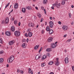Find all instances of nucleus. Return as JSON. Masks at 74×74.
<instances>
[{"label": "nucleus", "mask_w": 74, "mask_h": 74, "mask_svg": "<svg viewBox=\"0 0 74 74\" xmlns=\"http://www.w3.org/2000/svg\"><path fill=\"white\" fill-rule=\"evenodd\" d=\"M14 60V57L13 56H12L10 58L8 59V63H12Z\"/></svg>", "instance_id": "obj_1"}, {"label": "nucleus", "mask_w": 74, "mask_h": 74, "mask_svg": "<svg viewBox=\"0 0 74 74\" xmlns=\"http://www.w3.org/2000/svg\"><path fill=\"white\" fill-rule=\"evenodd\" d=\"M60 3H59L58 4V2L56 1L54 4L52 5L53 7H55L56 6L57 8H59L60 7Z\"/></svg>", "instance_id": "obj_2"}, {"label": "nucleus", "mask_w": 74, "mask_h": 74, "mask_svg": "<svg viewBox=\"0 0 74 74\" xmlns=\"http://www.w3.org/2000/svg\"><path fill=\"white\" fill-rule=\"evenodd\" d=\"M14 33L15 36L17 37H18L20 36V32L19 31H15Z\"/></svg>", "instance_id": "obj_3"}, {"label": "nucleus", "mask_w": 74, "mask_h": 74, "mask_svg": "<svg viewBox=\"0 0 74 74\" xmlns=\"http://www.w3.org/2000/svg\"><path fill=\"white\" fill-rule=\"evenodd\" d=\"M55 65L56 66H59V58H56V61Z\"/></svg>", "instance_id": "obj_4"}, {"label": "nucleus", "mask_w": 74, "mask_h": 74, "mask_svg": "<svg viewBox=\"0 0 74 74\" xmlns=\"http://www.w3.org/2000/svg\"><path fill=\"white\" fill-rule=\"evenodd\" d=\"M15 42V40H12L9 41V45H13L14 44Z\"/></svg>", "instance_id": "obj_5"}, {"label": "nucleus", "mask_w": 74, "mask_h": 74, "mask_svg": "<svg viewBox=\"0 0 74 74\" xmlns=\"http://www.w3.org/2000/svg\"><path fill=\"white\" fill-rule=\"evenodd\" d=\"M49 26L51 28H52L53 27V23L52 21H50L49 22Z\"/></svg>", "instance_id": "obj_6"}, {"label": "nucleus", "mask_w": 74, "mask_h": 74, "mask_svg": "<svg viewBox=\"0 0 74 74\" xmlns=\"http://www.w3.org/2000/svg\"><path fill=\"white\" fill-rule=\"evenodd\" d=\"M62 29L64 30H67L68 29V27L66 25H64L62 27Z\"/></svg>", "instance_id": "obj_7"}, {"label": "nucleus", "mask_w": 74, "mask_h": 74, "mask_svg": "<svg viewBox=\"0 0 74 74\" xmlns=\"http://www.w3.org/2000/svg\"><path fill=\"white\" fill-rule=\"evenodd\" d=\"M28 25L29 27H34V25L33 23H30L28 24Z\"/></svg>", "instance_id": "obj_8"}, {"label": "nucleus", "mask_w": 74, "mask_h": 74, "mask_svg": "<svg viewBox=\"0 0 74 74\" xmlns=\"http://www.w3.org/2000/svg\"><path fill=\"white\" fill-rule=\"evenodd\" d=\"M51 45L52 48H55L56 47V45H55L54 43H51Z\"/></svg>", "instance_id": "obj_9"}, {"label": "nucleus", "mask_w": 74, "mask_h": 74, "mask_svg": "<svg viewBox=\"0 0 74 74\" xmlns=\"http://www.w3.org/2000/svg\"><path fill=\"white\" fill-rule=\"evenodd\" d=\"M26 8L27 9V10H32V8L30 6L26 7Z\"/></svg>", "instance_id": "obj_10"}, {"label": "nucleus", "mask_w": 74, "mask_h": 74, "mask_svg": "<svg viewBox=\"0 0 74 74\" xmlns=\"http://www.w3.org/2000/svg\"><path fill=\"white\" fill-rule=\"evenodd\" d=\"M47 58V55H44L42 58V60H43L46 59Z\"/></svg>", "instance_id": "obj_11"}, {"label": "nucleus", "mask_w": 74, "mask_h": 74, "mask_svg": "<svg viewBox=\"0 0 74 74\" xmlns=\"http://www.w3.org/2000/svg\"><path fill=\"white\" fill-rule=\"evenodd\" d=\"M18 7V3H15L14 8H17Z\"/></svg>", "instance_id": "obj_12"}, {"label": "nucleus", "mask_w": 74, "mask_h": 74, "mask_svg": "<svg viewBox=\"0 0 74 74\" xmlns=\"http://www.w3.org/2000/svg\"><path fill=\"white\" fill-rule=\"evenodd\" d=\"M49 31V34H52L53 33V30L50 29V30Z\"/></svg>", "instance_id": "obj_13"}, {"label": "nucleus", "mask_w": 74, "mask_h": 74, "mask_svg": "<svg viewBox=\"0 0 74 74\" xmlns=\"http://www.w3.org/2000/svg\"><path fill=\"white\" fill-rule=\"evenodd\" d=\"M5 34L7 36H10L11 35V33L8 32H5Z\"/></svg>", "instance_id": "obj_14"}, {"label": "nucleus", "mask_w": 74, "mask_h": 74, "mask_svg": "<svg viewBox=\"0 0 74 74\" xmlns=\"http://www.w3.org/2000/svg\"><path fill=\"white\" fill-rule=\"evenodd\" d=\"M40 58V56H39L38 55H37L36 56L35 59L36 60L39 59Z\"/></svg>", "instance_id": "obj_15"}, {"label": "nucleus", "mask_w": 74, "mask_h": 74, "mask_svg": "<svg viewBox=\"0 0 74 74\" xmlns=\"http://www.w3.org/2000/svg\"><path fill=\"white\" fill-rule=\"evenodd\" d=\"M52 40H53L52 38H49L48 40V42H51L52 41Z\"/></svg>", "instance_id": "obj_16"}, {"label": "nucleus", "mask_w": 74, "mask_h": 74, "mask_svg": "<svg viewBox=\"0 0 74 74\" xmlns=\"http://www.w3.org/2000/svg\"><path fill=\"white\" fill-rule=\"evenodd\" d=\"M22 12L24 13H25L26 12V8H23L22 9Z\"/></svg>", "instance_id": "obj_17"}, {"label": "nucleus", "mask_w": 74, "mask_h": 74, "mask_svg": "<svg viewBox=\"0 0 74 74\" xmlns=\"http://www.w3.org/2000/svg\"><path fill=\"white\" fill-rule=\"evenodd\" d=\"M11 30L12 32H14L15 31V28L14 26H12L11 28Z\"/></svg>", "instance_id": "obj_18"}, {"label": "nucleus", "mask_w": 74, "mask_h": 74, "mask_svg": "<svg viewBox=\"0 0 74 74\" xmlns=\"http://www.w3.org/2000/svg\"><path fill=\"white\" fill-rule=\"evenodd\" d=\"M65 63H67L69 62V60H68V58H66L65 59Z\"/></svg>", "instance_id": "obj_19"}, {"label": "nucleus", "mask_w": 74, "mask_h": 74, "mask_svg": "<svg viewBox=\"0 0 74 74\" xmlns=\"http://www.w3.org/2000/svg\"><path fill=\"white\" fill-rule=\"evenodd\" d=\"M28 36L30 37H31L32 36V33L31 32H29L28 34Z\"/></svg>", "instance_id": "obj_20"}, {"label": "nucleus", "mask_w": 74, "mask_h": 74, "mask_svg": "<svg viewBox=\"0 0 74 74\" xmlns=\"http://www.w3.org/2000/svg\"><path fill=\"white\" fill-rule=\"evenodd\" d=\"M37 15L38 17H39V18H40L41 16V14L39 13H37Z\"/></svg>", "instance_id": "obj_21"}, {"label": "nucleus", "mask_w": 74, "mask_h": 74, "mask_svg": "<svg viewBox=\"0 0 74 74\" xmlns=\"http://www.w3.org/2000/svg\"><path fill=\"white\" fill-rule=\"evenodd\" d=\"M8 18H5V22L6 23H8Z\"/></svg>", "instance_id": "obj_22"}, {"label": "nucleus", "mask_w": 74, "mask_h": 74, "mask_svg": "<svg viewBox=\"0 0 74 74\" xmlns=\"http://www.w3.org/2000/svg\"><path fill=\"white\" fill-rule=\"evenodd\" d=\"M43 3L44 4H46L47 3V0H43Z\"/></svg>", "instance_id": "obj_23"}, {"label": "nucleus", "mask_w": 74, "mask_h": 74, "mask_svg": "<svg viewBox=\"0 0 74 74\" xmlns=\"http://www.w3.org/2000/svg\"><path fill=\"white\" fill-rule=\"evenodd\" d=\"M46 30L47 31V32L49 31V30H50L49 27V26H47V27H46Z\"/></svg>", "instance_id": "obj_24"}, {"label": "nucleus", "mask_w": 74, "mask_h": 74, "mask_svg": "<svg viewBox=\"0 0 74 74\" xmlns=\"http://www.w3.org/2000/svg\"><path fill=\"white\" fill-rule=\"evenodd\" d=\"M46 51H47V52H50L51 51V49L50 48H48L46 49Z\"/></svg>", "instance_id": "obj_25"}, {"label": "nucleus", "mask_w": 74, "mask_h": 74, "mask_svg": "<svg viewBox=\"0 0 74 74\" xmlns=\"http://www.w3.org/2000/svg\"><path fill=\"white\" fill-rule=\"evenodd\" d=\"M39 47V46L38 45H36L35 47L34 48V49L35 50H36L37 49H38V47Z\"/></svg>", "instance_id": "obj_26"}, {"label": "nucleus", "mask_w": 74, "mask_h": 74, "mask_svg": "<svg viewBox=\"0 0 74 74\" xmlns=\"http://www.w3.org/2000/svg\"><path fill=\"white\" fill-rule=\"evenodd\" d=\"M52 63H53V61H50L48 63V64L49 65H51L52 64Z\"/></svg>", "instance_id": "obj_27"}, {"label": "nucleus", "mask_w": 74, "mask_h": 74, "mask_svg": "<svg viewBox=\"0 0 74 74\" xmlns=\"http://www.w3.org/2000/svg\"><path fill=\"white\" fill-rule=\"evenodd\" d=\"M14 23L15 25H17V24H18V22L17 21V20H15L14 22Z\"/></svg>", "instance_id": "obj_28"}, {"label": "nucleus", "mask_w": 74, "mask_h": 74, "mask_svg": "<svg viewBox=\"0 0 74 74\" xmlns=\"http://www.w3.org/2000/svg\"><path fill=\"white\" fill-rule=\"evenodd\" d=\"M62 5H64L65 4V1H64V0L62 1Z\"/></svg>", "instance_id": "obj_29"}, {"label": "nucleus", "mask_w": 74, "mask_h": 74, "mask_svg": "<svg viewBox=\"0 0 74 74\" xmlns=\"http://www.w3.org/2000/svg\"><path fill=\"white\" fill-rule=\"evenodd\" d=\"M0 42L1 44H3V39L1 38H0Z\"/></svg>", "instance_id": "obj_30"}, {"label": "nucleus", "mask_w": 74, "mask_h": 74, "mask_svg": "<svg viewBox=\"0 0 74 74\" xmlns=\"http://www.w3.org/2000/svg\"><path fill=\"white\" fill-rule=\"evenodd\" d=\"M42 50V47H41L39 51V53H40V52H41V51Z\"/></svg>", "instance_id": "obj_31"}, {"label": "nucleus", "mask_w": 74, "mask_h": 74, "mask_svg": "<svg viewBox=\"0 0 74 74\" xmlns=\"http://www.w3.org/2000/svg\"><path fill=\"white\" fill-rule=\"evenodd\" d=\"M31 72H32V70H31V69L29 68L28 71L29 73H31Z\"/></svg>", "instance_id": "obj_32"}, {"label": "nucleus", "mask_w": 74, "mask_h": 74, "mask_svg": "<svg viewBox=\"0 0 74 74\" xmlns=\"http://www.w3.org/2000/svg\"><path fill=\"white\" fill-rule=\"evenodd\" d=\"M41 66H42V67H44V66H45V63H43L41 64Z\"/></svg>", "instance_id": "obj_33"}, {"label": "nucleus", "mask_w": 74, "mask_h": 74, "mask_svg": "<svg viewBox=\"0 0 74 74\" xmlns=\"http://www.w3.org/2000/svg\"><path fill=\"white\" fill-rule=\"evenodd\" d=\"M10 3H8V4L7 5L5 6V8H7L8 7V5H10Z\"/></svg>", "instance_id": "obj_34"}, {"label": "nucleus", "mask_w": 74, "mask_h": 74, "mask_svg": "<svg viewBox=\"0 0 74 74\" xmlns=\"http://www.w3.org/2000/svg\"><path fill=\"white\" fill-rule=\"evenodd\" d=\"M3 62V59L2 58L0 59V63H2Z\"/></svg>", "instance_id": "obj_35"}, {"label": "nucleus", "mask_w": 74, "mask_h": 74, "mask_svg": "<svg viewBox=\"0 0 74 74\" xmlns=\"http://www.w3.org/2000/svg\"><path fill=\"white\" fill-rule=\"evenodd\" d=\"M22 47H23V48H25V44L23 43V44H22Z\"/></svg>", "instance_id": "obj_36"}, {"label": "nucleus", "mask_w": 74, "mask_h": 74, "mask_svg": "<svg viewBox=\"0 0 74 74\" xmlns=\"http://www.w3.org/2000/svg\"><path fill=\"white\" fill-rule=\"evenodd\" d=\"M20 73L21 74H23L24 72L23 71H20Z\"/></svg>", "instance_id": "obj_37"}, {"label": "nucleus", "mask_w": 74, "mask_h": 74, "mask_svg": "<svg viewBox=\"0 0 74 74\" xmlns=\"http://www.w3.org/2000/svg\"><path fill=\"white\" fill-rule=\"evenodd\" d=\"M24 34L25 36L27 37H28V35H27V34L26 33H25Z\"/></svg>", "instance_id": "obj_38"}, {"label": "nucleus", "mask_w": 74, "mask_h": 74, "mask_svg": "<svg viewBox=\"0 0 74 74\" xmlns=\"http://www.w3.org/2000/svg\"><path fill=\"white\" fill-rule=\"evenodd\" d=\"M4 53V51H0V54H3Z\"/></svg>", "instance_id": "obj_39"}, {"label": "nucleus", "mask_w": 74, "mask_h": 74, "mask_svg": "<svg viewBox=\"0 0 74 74\" xmlns=\"http://www.w3.org/2000/svg\"><path fill=\"white\" fill-rule=\"evenodd\" d=\"M15 20V18L14 17H13L12 18V21H13Z\"/></svg>", "instance_id": "obj_40"}, {"label": "nucleus", "mask_w": 74, "mask_h": 74, "mask_svg": "<svg viewBox=\"0 0 74 74\" xmlns=\"http://www.w3.org/2000/svg\"><path fill=\"white\" fill-rule=\"evenodd\" d=\"M71 40V39H69L67 40V42H68H68H70Z\"/></svg>", "instance_id": "obj_41"}, {"label": "nucleus", "mask_w": 74, "mask_h": 74, "mask_svg": "<svg viewBox=\"0 0 74 74\" xmlns=\"http://www.w3.org/2000/svg\"><path fill=\"white\" fill-rule=\"evenodd\" d=\"M22 41H23V42H25L26 41V40L25 39H23L22 40Z\"/></svg>", "instance_id": "obj_42"}, {"label": "nucleus", "mask_w": 74, "mask_h": 74, "mask_svg": "<svg viewBox=\"0 0 74 74\" xmlns=\"http://www.w3.org/2000/svg\"><path fill=\"white\" fill-rule=\"evenodd\" d=\"M69 17L71 18V14H70V13H69Z\"/></svg>", "instance_id": "obj_43"}, {"label": "nucleus", "mask_w": 74, "mask_h": 74, "mask_svg": "<svg viewBox=\"0 0 74 74\" xmlns=\"http://www.w3.org/2000/svg\"><path fill=\"white\" fill-rule=\"evenodd\" d=\"M72 69L73 71H74V66H73L72 67Z\"/></svg>", "instance_id": "obj_44"}, {"label": "nucleus", "mask_w": 74, "mask_h": 74, "mask_svg": "<svg viewBox=\"0 0 74 74\" xmlns=\"http://www.w3.org/2000/svg\"><path fill=\"white\" fill-rule=\"evenodd\" d=\"M41 9H42V10H44V7L43 6H41Z\"/></svg>", "instance_id": "obj_45"}, {"label": "nucleus", "mask_w": 74, "mask_h": 74, "mask_svg": "<svg viewBox=\"0 0 74 74\" xmlns=\"http://www.w3.org/2000/svg\"><path fill=\"white\" fill-rule=\"evenodd\" d=\"M58 23V24H59V25H61V22L60 21H59Z\"/></svg>", "instance_id": "obj_46"}, {"label": "nucleus", "mask_w": 74, "mask_h": 74, "mask_svg": "<svg viewBox=\"0 0 74 74\" xmlns=\"http://www.w3.org/2000/svg\"><path fill=\"white\" fill-rule=\"evenodd\" d=\"M57 43H58V42H55V43H54V45H55V44L56 45V46H57V44H57Z\"/></svg>", "instance_id": "obj_47"}, {"label": "nucleus", "mask_w": 74, "mask_h": 74, "mask_svg": "<svg viewBox=\"0 0 74 74\" xmlns=\"http://www.w3.org/2000/svg\"><path fill=\"white\" fill-rule=\"evenodd\" d=\"M66 36H67V34H66L64 35V37H66Z\"/></svg>", "instance_id": "obj_48"}, {"label": "nucleus", "mask_w": 74, "mask_h": 74, "mask_svg": "<svg viewBox=\"0 0 74 74\" xmlns=\"http://www.w3.org/2000/svg\"><path fill=\"white\" fill-rule=\"evenodd\" d=\"M18 25V26H20L21 25V22H19Z\"/></svg>", "instance_id": "obj_49"}, {"label": "nucleus", "mask_w": 74, "mask_h": 74, "mask_svg": "<svg viewBox=\"0 0 74 74\" xmlns=\"http://www.w3.org/2000/svg\"><path fill=\"white\" fill-rule=\"evenodd\" d=\"M43 21V18H41L40 22H42V21Z\"/></svg>", "instance_id": "obj_50"}, {"label": "nucleus", "mask_w": 74, "mask_h": 74, "mask_svg": "<svg viewBox=\"0 0 74 74\" xmlns=\"http://www.w3.org/2000/svg\"><path fill=\"white\" fill-rule=\"evenodd\" d=\"M47 56H50V54L49 53L47 54Z\"/></svg>", "instance_id": "obj_51"}, {"label": "nucleus", "mask_w": 74, "mask_h": 74, "mask_svg": "<svg viewBox=\"0 0 74 74\" xmlns=\"http://www.w3.org/2000/svg\"><path fill=\"white\" fill-rule=\"evenodd\" d=\"M17 73H19V72H20V71H19V69L17 70Z\"/></svg>", "instance_id": "obj_52"}, {"label": "nucleus", "mask_w": 74, "mask_h": 74, "mask_svg": "<svg viewBox=\"0 0 74 74\" xmlns=\"http://www.w3.org/2000/svg\"><path fill=\"white\" fill-rule=\"evenodd\" d=\"M44 30H42V34H43V33H44Z\"/></svg>", "instance_id": "obj_53"}, {"label": "nucleus", "mask_w": 74, "mask_h": 74, "mask_svg": "<svg viewBox=\"0 0 74 74\" xmlns=\"http://www.w3.org/2000/svg\"><path fill=\"white\" fill-rule=\"evenodd\" d=\"M35 8L36 9V10H38V8L37 7H35Z\"/></svg>", "instance_id": "obj_54"}, {"label": "nucleus", "mask_w": 74, "mask_h": 74, "mask_svg": "<svg viewBox=\"0 0 74 74\" xmlns=\"http://www.w3.org/2000/svg\"><path fill=\"white\" fill-rule=\"evenodd\" d=\"M9 66V65L8 64H7V65H6V67H8Z\"/></svg>", "instance_id": "obj_55"}, {"label": "nucleus", "mask_w": 74, "mask_h": 74, "mask_svg": "<svg viewBox=\"0 0 74 74\" xmlns=\"http://www.w3.org/2000/svg\"><path fill=\"white\" fill-rule=\"evenodd\" d=\"M54 73L53 72H51L49 74H53Z\"/></svg>", "instance_id": "obj_56"}, {"label": "nucleus", "mask_w": 74, "mask_h": 74, "mask_svg": "<svg viewBox=\"0 0 74 74\" xmlns=\"http://www.w3.org/2000/svg\"><path fill=\"white\" fill-rule=\"evenodd\" d=\"M52 17H50V19L51 20H52Z\"/></svg>", "instance_id": "obj_57"}, {"label": "nucleus", "mask_w": 74, "mask_h": 74, "mask_svg": "<svg viewBox=\"0 0 74 74\" xmlns=\"http://www.w3.org/2000/svg\"><path fill=\"white\" fill-rule=\"evenodd\" d=\"M51 8L52 10H53V9H54V7H53V6H52L51 7Z\"/></svg>", "instance_id": "obj_58"}, {"label": "nucleus", "mask_w": 74, "mask_h": 74, "mask_svg": "<svg viewBox=\"0 0 74 74\" xmlns=\"http://www.w3.org/2000/svg\"><path fill=\"white\" fill-rule=\"evenodd\" d=\"M27 42H28V41H29V39L28 38H27Z\"/></svg>", "instance_id": "obj_59"}, {"label": "nucleus", "mask_w": 74, "mask_h": 74, "mask_svg": "<svg viewBox=\"0 0 74 74\" xmlns=\"http://www.w3.org/2000/svg\"><path fill=\"white\" fill-rule=\"evenodd\" d=\"M47 22H45V25H47Z\"/></svg>", "instance_id": "obj_60"}, {"label": "nucleus", "mask_w": 74, "mask_h": 74, "mask_svg": "<svg viewBox=\"0 0 74 74\" xmlns=\"http://www.w3.org/2000/svg\"><path fill=\"white\" fill-rule=\"evenodd\" d=\"M72 8H74V6L73 5H72L71 6Z\"/></svg>", "instance_id": "obj_61"}, {"label": "nucleus", "mask_w": 74, "mask_h": 74, "mask_svg": "<svg viewBox=\"0 0 74 74\" xmlns=\"http://www.w3.org/2000/svg\"><path fill=\"white\" fill-rule=\"evenodd\" d=\"M64 51L65 52H67V50H65Z\"/></svg>", "instance_id": "obj_62"}, {"label": "nucleus", "mask_w": 74, "mask_h": 74, "mask_svg": "<svg viewBox=\"0 0 74 74\" xmlns=\"http://www.w3.org/2000/svg\"><path fill=\"white\" fill-rule=\"evenodd\" d=\"M21 58L22 59H23V58H24V57H23V56H22V57H21Z\"/></svg>", "instance_id": "obj_63"}, {"label": "nucleus", "mask_w": 74, "mask_h": 74, "mask_svg": "<svg viewBox=\"0 0 74 74\" xmlns=\"http://www.w3.org/2000/svg\"><path fill=\"white\" fill-rule=\"evenodd\" d=\"M37 27H38V25H37L36 26V28H37Z\"/></svg>", "instance_id": "obj_64"}]
</instances>
